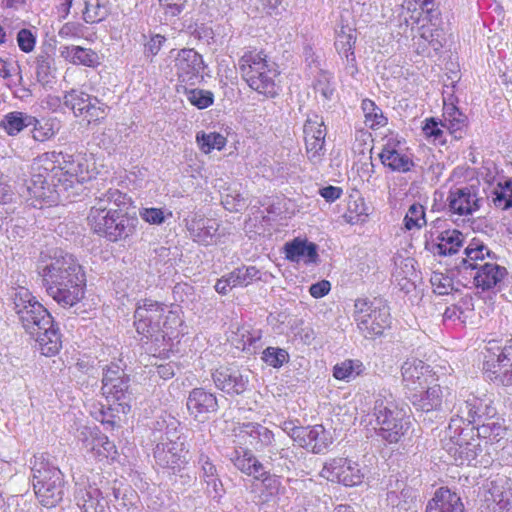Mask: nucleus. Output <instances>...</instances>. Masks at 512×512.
Wrapping results in <instances>:
<instances>
[{
  "label": "nucleus",
  "instance_id": "obj_1",
  "mask_svg": "<svg viewBox=\"0 0 512 512\" xmlns=\"http://www.w3.org/2000/svg\"><path fill=\"white\" fill-rule=\"evenodd\" d=\"M130 198L118 189H108L94 200L87 216L91 230L111 242L132 237L139 220L135 215L123 211Z\"/></svg>",
  "mask_w": 512,
  "mask_h": 512
},
{
  "label": "nucleus",
  "instance_id": "obj_2",
  "mask_svg": "<svg viewBox=\"0 0 512 512\" xmlns=\"http://www.w3.org/2000/svg\"><path fill=\"white\" fill-rule=\"evenodd\" d=\"M47 294L63 308L78 304L85 295L86 278L73 255L60 251L42 268Z\"/></svg>",
  "mask_w": 512,
  "mask_h": 512
},
{
  "label": "nucleus",
  "instance_id": "obj_3",
  "mask_svg": "<svg viewBox=\"0 0 512 512\" xmlns=\"http://www.w3.org/2000/svg\"><path fill=\"white\" fill-rule=\"evenodd\" d=\"M13 303L24 329L35 338L39 348L58 352L61 349L60 334L48 310L25 287L15 289Z\"/></svg>",
  "mask_w": 512,
  "mask_h": 512
},
{
  "label": "nucleus",
  "instance_id": "obj_4",
  "mask_svg": "<svg viewBox=\"0 0 512 512\" xmlns=\"http://www.w3.org/2000/svg\"><path fill=\"white\" fill-rule=\"evenodd\" d=\"M466 257L457 266L460 272L468 273L473 278L476 288L487 291L500 284L507 275L505 267L494 262H484L485 257L494 255L491 250L478 240H473L464 250Z\"/></svg>",
  "mask_w": 512,
  "mask_h": 512
},
{
  "label": "nucleus",
  "instance_id": "obj_5",
  "mask_svg": "<svg viewBox=\"0 0 512 512\" xmlns=\"http://www.w3.org/2000/svg\"><path fill=\"white\" fill-rule=\"evenodd\" d=\"M373 411L379 426L378 436L388 443H397L409 428L406 411L387 390L377 394Z\"/></svg>",
  "mask_w": 512,
  "mask_h": 512
},
{
  "label": "nucleus",
  "instance_id": "obj_6",
  "mask_svg": "<svg viewBox=\"0 0 512 512\" xmlns=\"http://www.w3.org/2000/svg\"><path fill=\"white\" fill-rule=\"evenodd\" d=\"M34 458L31 470L35 495L41 505L55 507L64 496V475L43 455Z\"/></svg>",
  "mask_w": 512,
  "mask_h": 512
},
{
  "label": "nucleus",
  "instance_id": "obj_7",
  "mask_svg": "<svg viewBox=\"0 0 512 512\" xmlns=\"http://www.w3.org/2000/svg\"><path fill=\"white\" fill-rule=\"evenodd\" d=\"M179 322L178 316L171 310H167L164 304L150 299L139 302L134 312L136 331L145 338L161 332L168 333V330Z\"/></svg>",
  "mask_w": 512,
  "mask_h": 512
},
{
  "label": "nucleus",
  "instance_id": "obj_8",
  "mask_svg": "<svg viewBox=\"0 0 512 512\" xmlns=\"http://www.w3.org/2000/svg\"><path fill=\"white\" fill-rule=\"evenodd\" d=\"M352 317L365 338L381 336L391 324L389 308L380 301L366 298L355 300Z\"/></svg>",
  "mask_w": 512,
  "mask_h": 512
},
{
  "label": "nucleus",
  "instance_id": "obj_9",
  "mask_svg": "<svg viewBox=\"0 0 512 512\" xmlns=\"http://www.w3.org/2000/svg\"><path fill=\"white\" fill-rule=\"evenodd\" d=\"M320 476L346 487L360 485L366 476V467L347 457H334L325 461Z\"/></svg>",
  "mask_w": 512,
  "mask_h": 512
},
{
  "label": "nucleus",
  "instance_id": "obj_10",
  "mask_svg": "<svg viewBox=\"0 0 512 512\" xmlns=\"http://www.w3.org/2000/svg\"><path fill=\"white\" fill-rule=\"evenodd\" d=\"M485 197L481 194L478 183L454 185L449 189L446 203L451 215L471 216L477 212L484 203Z\"/></svg>",
  "mask_w": 512,
  "mask_h": 512
},
{
  "label": "nucleus",
  "instance_id": "obj_11",
  "mask_svg": "<svg viewBox=\"0 0 512 512\" xmlns=\"http://www.w3.org/2000/svg\"><path fill=\"white\" fill-rule=\"evenodd\" d=\"M303 132L308 159L313 164L320 163L326 152L324 143L327 129L323 117L316 113L309 114Z\"/></svg>",
  "mask_w": 512,
  "mask_h": 512
},
{
  "label": "nucleus",
  "instance_id": "obj_12",
  "mask_svg": "<svg viewBox=\"0 0 512 512\" xmlns=\"http://www.w3.org/2000/svg\"><path fill=\"white\" fill-rule=\"evenodd\" d=\"M170 52V56L174 58V69L180 82L189 85H195L203 78L204 61L202 56L194 49L184 48L181 50Z\"/></svg>",
  "mask_w": 512,
  "mask_h": 512
},
{
  "label": "nucleus",
  "instance_id": "obj_13",
  "mask_svg": "<svg viewBox=\"0 0 512 512\" xmlns=\"http://www.w3.org/2000/svg\"><path fill=\"white\" fill-rule=\"evenodd\" d=\"M408 399L416 411L420 412L419 417L424 416V421H432L439 413L450 410L449 405L443 401V390L439 385H427L424 392L413 393Z\"/></svg>",
  "mask_w": 512,
  "mask_h": 512
},
{
  "label": "nucleus",
  "instance_id": "obj_14",
  "mask_svg": "<svg viewBox=\"0 0 512 512\" xmlns=\"http://www.w3.org/2000/svg\"><path fill=\"white\" fill-rule=\"evenodd\" d=\"M404 393L406 397L416 392H424L429 385V378H432L429 365L422 360L408 358L401 367Z\"/></svg>",
  "mask_w": 512,
  "mask_h": 512
},
{
  "label": "nucleus",
  "instance_id": "obj_15",
  "mask_svg": "<svg viewBox=\"0 0 512 512\" xmlns=\"http://www.w3.org/2000/svg\"><path fill=\"white\" fill-rule=\"evenodd\" d=\"M187 409L195 420L204 423L209 419L210 414L217 412L219 408L216 396L204 388H194L189 392Z\"/></svg>",
  "mask_w": 512,
  "mask_h": 512
},
{
  "label": "nucleus",
  "instance_id": "obj_16",
  "mask_svg": "<svg viewBox=\"0 0 512 512\" xmlns=\"http://www.w3.org/2000/svg\"><path fill=\"white\" fill-rule=\"evenodd\" d=\"M463 404L467 410V422L469 424H481L480 427L476 428L477 435L486 438V432L490 424H486L485 421L493 419L497 414V410L493 406L492 401L472 397L463 401Z\"/></svg>",
  "mask_w": 512,
  "mask_h": 512
},
{
  "label": "nucleus",
  "instance_id": "obj_17",
  "mask_svg": "<svg viewBox=\"0 0 512 512\" xmlns=\"http://www.w3.org/2000/svg\"><path fill=\"white\" fill-rule=\"evenodd\" d=\"M185 222L187 231L194 242L205 246L216 243L220 225L215 219L193 214L185 219Z\"/></svg>",
  "mask_w": 512,
  "mask_h": 512
},
{
  "label": "nucleus",
  "instance_id": "obj_18",
  "mask_svg": "<svg viewBox=\"0 0 512 512\" xmlns=\"http://www.w3.org/2000/svg\"><path fill=\"white\" fill-rule=\"evenodd\" d=\"M186 453L184 451V443H157L154 448V458L156 463L170 469L173 473L180 471L181 467L187 463Z\"/></svg>",
  "mask_w": 512,
  "mask_h": 512
},
{
  "label": "nucleus",
  "instance_id": "obj_19",
  "mask_svg": "<svg viewBox=\"0 0 512 512\" xmlns=\"http://www.w3.org/2000/svg\"><path fill=\"white\" fill-rule=\"evenodd\" d=\"M332 444L331 433L321 424L304 427L298 445L313 454L325 453Z\"/></svg>",
  "mask_w": 512,
  "mask_h": 512
},
{
  "label": "nucleus",
  "instance_id": "obj_20",
  "mask_svg": "<svg viewBox=\"0 0 512 512\" xmlns=\"http://www.w3.org/2000/svg\"><path fill=\"white\" fill-rule=\"evenodd\" d=\"M212 376L216 387L229 395L243 393L248 385L247 377H244L240 371L231 368L217 369Z\"/></svg>",
  "mask_w": 512,
  "mask_h": 512
},
{
  "label": "nucleus",
  "instance_id": "obj_21",
  "mask_svg": "<svg viewBox=\"0 0 512 512\" xmlns=\"http://www.w3.org/2000/svg\"><path fill=\"white\" fill-rule=\"evenodd\" d=\"M284 253L290 262L313 264L318 259L317 245L300 238L287 242L284 245Z\"/></svg>",
  "mask_w": 512,
  "mask_h": 512
},
{
  "label": "nucleus",
  "instance_id": "obj_22",
  "mask_svg": "<svg viewBox=\"0 0 512 512\" xmlns=\"http://www.w3.org/2000/svg\"><path fill=\"white\" fill-rule=\"evenodd\" d=\"M238 436L246 439V442L256 450L271 445L274 440V434L271 430L254 422L240 424Z\"/></svg>",
  "mask_w": 512,
  "mask_h": 512
},
{
  "label": "nucleus",
  "instance_id": "obj_23",
  "mask_svg": "<svg viewBox=\"0 0 512 512\" xmlns=\"http://www.w3.org/2000/svg\"><path fill=\"white\" fill-rule=\"evenodd\" d=\"M425 512H464V505L457 493L442 487L428 502Z\"/></svg>",
  "mask_w": 512,
  "mask_h": 512
},
{
  "label": "nucleus",
  "instance_id": "obj_24",
  "mask_svg": "<svg viewBox=\"0 0 512 512\" xmlns=\"http://www.w3.org/2000/svg\"><path fill=\"white\" fill-rule=\"evenodd\" d=\"M87 165L84 159L80 156L74 157L73 155L62 153L59 165V177L65 176L64 182L73 184L74 182L83 183L89 176Z\"/></svg>",
  "mask_w": 512,
  "mask_h": 512
},
{
  "label": "nucleus",
  "instance_id": "obj_25",
  "mask_svg": "<svg viewBox=\"0 0 512 512\" xmlns=\"http://www.w3.org/2000/svg\"><path fill=\"white\" fill-rule=\"evenodd\" d=\"M229 459L235 468L248 476L255 478L266 475L265 466L248 449L239 448L233 450L229 456Z\"/></svg>",
  "mask_w": 512,
  "mask_h": 512
},
{
  "label": "nucleus",
  "instance_id": "obj_26",
  "mask_svg": "<svg viewBox=\"0 0 512 512\" xmlns=\"http://www.w3.org/2000/svg\"><path fill=\"white\" fill-rule=\"evenodd\" d=\"M271 64L263 51L248 50L240 57L238 69L247 83L257 72L265 70Z\"/></svg>",
  "mask_w": 512,
  "mask_h": 512
},
{
  "label": "nucleus",
  "instance_id": "obj_27",
  "mask_svg": "<svg viewBox=\"0 0 512 512\" xmlns=\"http://www.w3.org/2000/svg\"><path fill=\"white\" fill-rule=\"evenodd\" d=\"M380 159L384 166L390 168L392 171L408 172L414 166L411 157L396 149V145L387 143L380 153Z\"/></svg>",
  "mask_w": 512,
  "mask_h": 512
},
{
  "label": "nucleus",
  "instance_id": "obj_28",
  "mask_svg": "<svg viewBox=\"0 0 512 512\" xmlns=\"http://www.w3.org/2000/svg\"><path fill=\"white\" fill-rule=\"evenodd\" d=\"M464 241L463 234L458 230H446L437 237V242L433 243L431 250L439 256L453 255L459 251Z\"/></svg>",
  "mask_w": 512,
  "mask_h": 512
},
{
  "label": "nucleus",
  "instance_id": "obj_29",
  "mask_svg": "<svg viewBox=\"0 0 512 512\" xmlns=\"http://www.w3.org/2000/svg\"><path fill=\"white\" fill-rule=\"evenodd\" d=\"M277 77V71L274 68V64L266 67L265 70L259 71L255 76L247 82L249 87L260 94L268 97H274L277 95V84L275 78Z\"/></svg>",
  "mask_w": 512,
  "mask_h": 512
},
{
  "label": "nucleus",
  "instance_id": "obj_30",
  "mask_svg": "<svg viewBox=\"0 0 512 512\" xmlns=\"http://www.w3.org/2000/svg\"><path fill=\"white\" fill-rule=\"evenodd\" d=\"M129 376L123 374V377L118 378L113 383H104L102 386V394L107 398L112 397L115 401L119 402L122 411L125 413L126 408L130 410L131 392L129 390Z\"/></svg>",
  "mask_w": 512,
  "mask_h": 512
},
{
  "label": "nucleus",
  "instance_id": "obj_31",
  "mask_svg": "<svg viewBox=\"0 0 512 512\" xmlns=\"http://www.w3.org/2000/svg\"><path fill=\"white\" fill-rule=\"evenodd\" d=\"M61 56L75 65L87 67H96L100 63V58L94 50L81 46H63L60 47Z\"/></svg>",
  "mask_w": 512,
  "mask_h": 512
},
{
  "label": "nucleus",
  "instance_id": "obj_32",
  "mask_svg": "<svg viewBox=\"0 0 512 512\" xmlns=\"http://www.w3.org/2000/svg\"><path fill=\"white\" fill-rule=\"evenodd\" d=\"M386 500L393 512H417L416 492L411 487H403L400 492L388 491Z\"/></svg>",
  "mask_w": 512,
  "mask_h": 512
},
{
  "label": "nucleus",
  "instance_id": "obj_33",
  "mask_svg": "<svg viewBox=\"0 0 512 512\" xmlns=\"http://www.w3.org/2000/svg\"><path fill=\"white\" fill-rule=\"evenodd\" d=\"M413 38L416 40L415 44L419 53H426L429 48L436 52L443 46L441 31L431 24L422 25L419 28L418 36H413Z\"/></svg>",
  "mask_w": 512,
  "mask_h": 512
},
{
  "label": "nucleus",
  "instance_id": "obj_34",
  "mask_svg": "<svg viewBox=\"0 0 512 512\" xmlns=\"http://www.w3.org/2000/svg\"><path fill=\"white\" fill-rule=\"evenodd\" d=\"M77 504L82 512H108L109 510L108 502L105 501L101 490L92 486L81 491Z\"/></svg>",
  "mask_w": 512,
  "mask_h": 512
},
{
  "label": "nucleus",
  "instance_id": "obj_35",
  "mask_svg": "<svg viewBox=\"0 0 512 512\" xmlns=\"http://www.w3.org/2000/svg\"><path fill=\"white\" fill-rule=\"evenodd\" d=\"M480 437L477 435V438H471L470 441L467 440V437H463V430L458 435L456 445V453L458 454V458L460 460V464H464L466 462L468 465H471L473 461H476L477 456L482 452Z\"/></svg>",
  "mask_w": 512,
  "mask_h": 512
},
{
  "label": "nucleus",
  "instance_id": "obj_36",
  "mask_svg": "<svg viewBox=\"0 0 512 512\" xmlns=\"http://www.w3.org/2000/svg\"><path fill=\"white\" fill-rule=\"evenodd\" d=\"M32 115L20 111L7 113L0 122V127L9 135L16 136L31 125Z\"/></svg>",
  "mask_w": 512,
  "mask_h": 512
},
{
  "label": "nucleus",
  "instance_id": "obj_37",
  "mask_svg": "<svg viewBox=\"0 0 512 512\" xmlns=\"http://www.w3.org/2000/svg\"><path fill=\"white\" fill-rule=\"evenodd\" d=\"M55 186V182H52V179L47 178V176L42 174V172L32 170L27 188L33 197L38 199H47L51 197L53 187Z\"/></svg>",
  "mask_w": 512,
  "mask_h": 512
},
{
  "label": "nucleus",
  "instance_id": "obj_38",
  "mask_svg": "<svg viewBox=\"0 0 512 512\" xmlns=\"http://www.w3.org/2000/svg\"><path fill=\"white\" fill-rule=\"evenodd\" d=\"M356 42V33L349 27H342L340 32L337 34L335 40V47L341 56H344L348 63L354 66L355 55L354 45Z\"/></svg>",
  "mask_w": 512,
  "mask_h": 512
},
{
  "label": "nucleus",
  "instance_id": "obj_39",
  "mask_svg": "<svg viewBox=\"0 0 512 512\" xmlns=\"http://www.w3.org/2000/svg\"><path fill=\"white\" fill-rule=\"evenodd\" d=\"M466 122V115H464L454 104L444 103L441 127L446 128L451 134H455L464 129Z\"/></svg>",
  "mask_w": 512,
  "mask_h": 512
},
{
  "label": "nucleus",
  "instance_id": "obj_40",
  "mask_svg": "<svg viewBox=\"0 0 512 512\" xmlns=\"http://www.w3.org/2000/svg\"><path fill=\"white\" fill-rule=\"evenodd\" d=\"M32 138L38 142H45L52 139L58 132V122L53 118H41L37 119L32 116L31 125Z\"/></svg>",
  "mask_w": 512,
  "mask_h": 512
},
{
  "label": "nucleus",
  "instance_id": "obj_41",
  "mask_svg": "<svg viewBox=\"0 0 512 512\" xmlns=\"http://www.w3.org/2000/svg\"><path fill=\"white\" fill-rule=\"evenodd\" d=\"M83 20L86 23H99L109 15L108 0H84Z\"/></svg>",
  "mask_w": 512,
  "mask_h": 512
},
{
  "label": "nucleus",
  "instance_id": "obj_42",
  "mask_svg": "<svg viewBox=\"0 0 512 512\" xmlns=\"http://www.w3.org/2000/svg\"><path fill=\"white\" fill-rule=\"evenodd\" d=\"M487 198L491 199V202L497 208L503 210L512 208V179L497 183Z\"/></svg>",
  "mask_w": 512,
  "mask_h": 512
},
{
  "label": "nucleus",
  "instance_id": "obj_43",
  "mask_svg": "<svg viewBox=\"0 0 512 512\" xmlns=\"http://www.w3.org/2000/svg\"><path fill=\"white\" fill-rule=\"evenodd\" d=\"M361 109L364 114L365 124L371 129H379L384 127L388 120L384 116L383 111L379 108L374 101L364 99L361 104Z\"/></svg>",
  "mask_w": 512,
  "mask_h": 512
},
{
  "label": "nucleus",
  "instance_id": "obj_44",
  "mask_svg": "<svg viewBox=\"0 0 512 512\" xmlns=\"http://www.w3.org/2000/svg\"><path fill=\"white\" fill-rule=\"evenodd\" d=\"M196 142L200 150L208 154L213 149L222 150L227 143L226 137L218 132H204L200 131L196 134Z\"/></svg>",
  "mask_w": 512,
  "mask_h": 512
},
{
  "label": "nucleus",
  "instance_id": "obj_45",
  "mask_svg": "<svg viewBox=\"0 0 512 512\" xmlns=\"http://www.w3.org/2000/svg\"><path fill=\"white\" fill-rule=\"evenodd\" d=\"M94 98L85 92L78 90H71L63 97V105L71 109L76 117L78 113H82L90 101Z\"/></svg>",
  "mask_w": 512,
  "mask_h": 512
},
{
  "label": "nucleus",
  "instance_id": "obj_46",
  "mask_svg": "<svg viewBox=\"0 0 512 512\" xmlns=\"http://www.w3.org/2000/svg\"><path fill=\"white\" fill-rule=\"evenodd\" d=\"M406 230H420L426 225L425 208L419 203H413L408 208L404 220Z\"/></svg>",
  "mask_w": 512,
  "mask_h": 512
},
{
  "label": "nucleus",
  "instance_id": "obj_47",
  "mask_svg": "<svg viewBox=\"0 0 512 512\" xmlns=\"http://www.w3.org/2000/svg\"><path fill=\"white\" fill-rule=\"evenodd\" d=\"M61 157L62 152H45L39 155L36 159H34L32 164V170L40 172H42V170H45L46 172L52 171L54 173L59 174V165Z\"/></svg>",
  "mask_w": 512,
  "mask_h": 512
},
{
  "label": "nucleus",
  "instance_id": "obj_48",
  "mask_svg": "<svg viewBox=\"0 0 512 512\" xmlns=\"http://www.w3.org/2000/svg\"><path fill=\"white\" fill-rule=\"evenodd\" d=\"M363 368V363L361 361L347 359L334 366L333 376L338 380L349 381L351 377L360 375Z\"/></svg>",
  "mask_w": 512,
  "mask_h": 512
},
{
  "label": "nucleus",
  "instance_id": "obj_49",
  "mask_svg": "<svg viewBox=\"0 0 512 512\" xmlns=\"http://www.w3.org/2000/svg\"><path fill=\"white\" fill-rule=\"evenodd\" d=\"M108 106L94 97L90 104L87 105L82 113H78V117H82L88 124L98 123L106 118Z\"/></svg>",
  "mask_w": 512,
  "mask_h": 512
},
{
  "label": "nucleus",
  "instance_id": "obj_50",
  "mask_svg": "<svg viewBox=\"0 0 512 512\" xmlns=\"http://www.w3.org/2000/svg\"><path fill=\"white\" fill-rule=\"evenodd\" d=\"M232 282L237 286H247L254 280L261 279L260 271L255 266H242L231 272Z\"/></svg>",
  "mask_w": 512,
  "mask_h": 512
},
{
  "label": "nucleus",
  "instance_id": "obj_51",
  "mask_svg": "<svg viewBox=\"0 0 512 512\" xmlns=\"http://www.w3.org/2000/svg\"><path fill=\"white\" fill-rule=\"evenodd\" d=\"M187 100L198 109H205L213 104L214 95L211 91L202 89L186 90Z\"/></svg>",
  "mask_w": 512,
  "mask_h": 512
},
{
  "label": "nucleus",
  "instance_id": "obj_52",
  "mask_svg": "<svg viewBox=\"0 0 512 512\" xmlns=\"http://www.w3.org/2000/svg\"><path fill=\"white\" fill-rule=\"evenodd\" d=\"M492 496L495 506L494 512H512V489L507 488L502 491L496 487L493 488Z\"/></svg>",
  "mask_w": 512,
  "mask_h": 512
},
{
  "label": "nucleus",
  "instance_id": "obj_53",
  "mask_svg": "<svg viewBox=\"0 0 512 512\" xmlns=\"http://www.w3.org/2000/svg\"><path fill=\"white\" fill-rule=\"evenodd\" d=\"M433 0H405L403 8L411 12L410 19L412 24L418 22L423 12H429L432 9Z\"/></svg>",
  "mask_w": 512,
  "mask_h": 512
},
{
  "label": "nucleus",
  "instance_id": "obj_54",
  "mask_svg": "<svg viewBox=\"0 0 512 512\" xmlns=\"http://www.w3.org/2000/svg\"><path fill=\"white\" fill-rule=\"evenodd\" d=\"M430 282L433 291L438 295H447L453 288L451 278L441 272H433L430 277Z\"/></svg>",
  "mask_w": 512,
  "mask_h": 512
},
{
  "label": "nucleus",
  "instance_id": "obj_55",
  "mask_svg": "<svg viewBox=\"0 0 512 512\" xmlns=\"http://www.w3.org/2000/svg\"><path fill=\"white\" fill-rule=\"evenodd\" d=\"M314 90L319 93L323 99L330 100L333 93L334 87L331 83V77L326 72H321L314 82Z\"/></svg>",
  "mask_w": 512,
  "mask_h": 512
},
{
  "label": "nucleus",
  "instance_id": "obj_56",
  "mask_svg": "<svg viewBox=\"0 0 512 512\" xmlns=\"http://www.w3.org/2000/svg\"><path fill=\"white\" fill-rule=\"evenodd\" d=\"M241 338H242L243 344H242V346H236L237 349H241L243 352H245V351H251V350L256 351L257 349L261 348L260 331H258V330H253V331L243 330L241 333Z\"/></svg>",
  "mask_w": 512,
  "mask_h": 512
},
{
  "label": "nucleus",
  "instance_id": "obj_57",
  "mask_svg": "<svg viewBox=\"0 0 512 512\" xmlns=\"http://www.w3.org/2000/svg\"><path fill=\"white\" fill-rule=\"evenodd\" d=\"M224 208L230 212H238L246 207L245 198L237 191H232L222 197Z\"/></svg>",
  "mask_w": 512,
  "mask_h": 512
},
{
  "label": "nucleus",
  "instance_id": "obj_58",
  "mask_svg": "<svg viewBox=\"0 0 512 512\" xmlns=\"http://www.w3.org/2000/svg\"><path fill=\"white\" fill-rule=\"evenodd\" d=\"M425 136L431 139L434 143L444 144L446 141L443 139V130L441 129V122L438 123L434 118L427 119L423 126Z\"/></svg>",
  "mask_w": 512,
  "mask_h": 512
},
{
  "label": "nucleus",
  "instance_id": "obj_59",
  "mask_svg": "<svg viewBox=\"0 0 512 512\" xmlns=\"http://www.w3.org/2000/svg\"><path fill=\"white\" fill-rule=\"evenodd\" d=\"M85 27L79 22H67L58 31L61 39H78L84 36Z\"/></svg>",
  "mask_w": 512,
  "mask_h": 512
},
{
  "label": "nucleus",
  "instance_id": "obj_60",
  "mask_svg": "<svg viewBox=\"0 0 512 512\" xmlns=\"http://www.w3.org/2000/svg\"><path fill=\"white\" fill-rule=\"evenodd\" d=\"M142 219L153 225H161L164 223L166 215L165 211L161 208H144L140 212Z\"/></svg>",
  "mask_w": 512,
  "mask_h": 512
},
{
  "label": "nucleus",
  "instance_id": "obj_61",
  "mask_svg": "<svg viewBox=\"0 0 512 512\" xmlns=\"http://www.w3.org/2000/svg\"><path fill=\"white\" fill-rule=\"evenodd\" d=\"M395 265L394 276L396 278L407 279L415 273L413 258H401L399 262H395Z\"/></svg>",
  "mask_w": 512,
  "mask_h": 512
},
{
  "label": "nucleus",
  "instance_id": "obj_62",
  "mask_svg": "<svg viewBox=\"0 0 512 512\" xmlns=\"http://www.w3.org/2000/svg\"><path fill=\"white\" fill-rule=\"evenodd\" d=\"M166 17H176L185 9L187 0H159Z\"/></svg>",
  "mask_w": 512,
  "mask_h": 512
},
{
  "label": "nucleus",
  "instance_id": "obj_63",
  "mask_svg": "<svg viewBox=\"0 0 512 512\" xmlns=\"http://www.w3.org/2000/svg\"><path fill=\"white\" fill-rule=\"evenodd\" d=\"M92 449H97L98 453L104 457H109L112 453H116L115 444L106 435L96 437L93 441Z\"/></svg>",
  "mask_w": 512,
  "mask_h": 512
},
{
  "label": "nucleus",
  "instance_id": "obj_64",
  "mask_svg": "<svg viewBox=\"0 0 512 512\" xmlns=\"http://www.w3.org/2000/svg\"><path fill=\"white\" fill-rule=\"evenodd\" d=\"M165 41L166 38L160 34L151 36L144 45V55L153 58L159 53Z\"/></svg>",
  "mask_w": 512,
  "mask_h": 512
}]
</instances>
